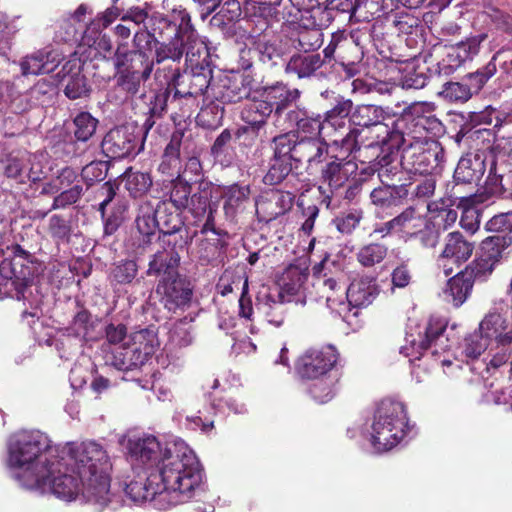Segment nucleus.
Segmentation results:
<instances>
[{
  "label": "nucleus",
  "instance_id": "nucleus-1",
  "mask_svg": "<svg viewBox=\"0 0 512 512\" xmlns=\"http://www.w3.org/2000/svg\"><path fill=\"white\" fill-rule=\"evenodd\" d=\"M8 453V465L22 470L17 477L26 488L45 487L46 478L54 472V460L59 458L58 448L39 430L14 434L9 440Z\"/></svg>",
  "mask_w": 512,
  "mask_h": 512
},
{
  "label": "nucleus",
  "instance_id": "nucleus-2",
  "mask_svg": "<svg viewBox=\"0 0 512 512\" xmlns=\"http://www.w3.org/2000/svg\"><path fill=\"white\" fill-rule=\"evenodd\" d=\"M388 118L387 113L381 106L372 104H358L354 106L349 125L352 127L348 133L334 143L349 152H356L361 149L360 136L364 129L375 134V139L368 143V148H382L385 150L388 144L398 145L404 138L399 129L407 128L408 123L414 121L411 115H402L397 118L390 127L384 121Z\"/></svg>",
  "mask_w": 512,
  "mask_h": 512
},
{
  "label": "nucleus",
  "instance_id": "nucleus-3",
  "mask_svg": "<svg viewBox=\"0 0 512 512\" xmlns=\"http://www.w3.org/2000/svg\"><path fill=\"white\" fill-rule=\"evenodd\" d=\"M203 470L194 452L183 444L166 449L163 464L152 471V483L161 482L163 493H175L184 502L203 491Z\"/></svg>",
  "mask_w": 512,
  "mask_h": 512
},
{
  "label": "nucleus",
  "instance_id": "nucleus-4",
  "mask_svg": "<svg viewBox=\"0 0 512 512\" xmlns=\"http://www.w3.org/2000/svg\"><path fill=\"white\" fill-rule=\"evenodd\" d=\"M418 124L409 122L407 128L399 129L403 140L398 145L388 144L384 151L401 150L400 166L403 170L419 174H432L436 169L441 168L445 150L441 143L426 137L416 136L411 127Z\"/></svg>",
  "mask_w": 512,
  "mask_h": 512
},
{
  "label": "nucleus",
  "instance_id": "nucleus-5",
  "mask_svg": "<svg viewBox=\"0 0 512 512\" xmlns=\"http://www.w3.org/2000/svg\"><path fill=\"white\" fill-rule=\"evenodd\" d=\"M136 234L132 237V247L135 253L142 254L152 244L158 231L159 234L167 231H177L186 227L182 211L176 210L168 201L151 200L140 202L135 218Z\"/></svg>",
  "mask_w": 512,
  "mask_h": 512
},
{
  "label": "nucleus",
  "instance_id": "nucleus-6",
  "mask_svg": "<svg viewBox=\"0 0 512 512\" xmlns=\"http://www.w3.org/2000/svg\"><path fill=\"white\" fill-rule=\"evenodd\" d=\"M36 273L33 255L19 245L12 246L11 256L0 263V293L17 300H28Z\"/></svg>",
  "mask_w": 512,
  "mask_h": 512
},
{
  "label": "nucleus",
  "instance_id": "nucleus-7",
  "mask_svg": "<svg viewBox=\"0 0 512 512\" xmlns=\"http://www.w3.org/2000/svg\"><path fill=\"white\" fill-rule=\"evenodd\" d=\"M407 417L401 402L384 399L375 412L372 425V444L379 451L395 447L405 436Z\"/></svg>",
  "mask_w": 512,
  "mask_h": 512
},
{
  "label": "nucleus",
  "instance_id": "nucleus-8",
  "mask_svg": "<svg viewBox=\"0 0 512 512\" xmlns=\"http://www.w3.org/2000/svg\"><path fill=\"white\" fill-rule=\"evenodd\" d=\"M487 154L477 151L463 155L454 170L450 196L460 203H470L475 196L476 187L486 172Z\"/></svg>",
  "mask_w": 512,
  "mask_h": 512
},
{
  "label": "nucleus",
  "instance_id": "nucleus-9",
  "mask_svg": "<svg viewBox=\"0 0 512 512\" xmlns=\"http://www.w3.org/2000/svg\"><path fill=\"white\" fill-rule=\"evenodd\" d=\"M280 136L292 156L295 170L304 167L311 175L328 156L329 145L324 137L297 136L291 133Z\"/></svg>",
  "mask_w": 512,
  "mask_h": 512
},
{
  "label": "nucleus",
  "instance_id": "nucleus-10",
  "mask_svg": "<svg viewBox=\"0 0 512 512\" xmlns=\"http://www.w3.org/2000/svg\"><path fill=\"white\" fill-rule=\"evenodd\" d=\"M213 71L209 62H197L191 66L190 72L174 79V94L172 105H180L182 100L186 104H194L198 96H204L205 100L211 99L210 88L213 84Z\"/></svg>",
  "mask_w": 512,
  "mask_h": 512
},
{
  "label": "nucleus",
  "instance_id": "nucleus-11",
  "mask_svg": "<svg viewBox=\"0 0 512 512\" xmlns=\"http://www.w3.org/2000/svg\"><path fill=\"white\" fill-rule=\"evenodd\" d=\"M69 465L72 473L85 477L96 472H108L111 464L107 451L95 441H86L68 446Z\"/></svg>",
  "mask_w": 512,
  "mask_h": 512
},
{
  "label": "nucleus",
  "instance_id": "nucleus-12",
  "mask_svg": "<svg viewBox=\"0 0 512 512\" xmlns=\"http://www.w3.org/2000/svg\"><path fill=\"white\" fill-rule=\"evenodd\" d=\"M144 130L127 124L111 129L104 137L101 147L111 159H123L137 155L143 148Z\"/></svg>",
  "mask_w": 512,
  "mask_h": 512
},
{
  "label": "nucleus",
  "instance_id": "nucleus-13",
  "mask_svg": "<svg viewBox=\"0 0 512 512\" xmlns=\"http://www.w3.org/2000/svg\"><path fill=\"white\" fill-rule=\"evenodd\" d=\"M160 304L170 313L185 311L191 306L194 285L185 275L161 278L156 286Z\"/></svg>",
  "mask_w": 512,
  "mask_h": 512
},
{
  "label": "nucleus",
  "instance_id": "nucleus-14",
  "mask_svg": "<svg viewBox=\"0 0 512 512\" xmlns=\"http://www.w3.org/2000/svg\"><path fill=\"white\" fill-rule=\"evenodd\" d=\"M257 95L267 99L275 112V127L278 128L285 119L297 108L302 97V91L291 87L283 81L260 86Z\"/></svg>",
  "mask_w": 512,
  "mask_h": 512
},
{
  "label": "nucleus",
  "instance_id": "nucleus-15",
  "mask_svg": "<svg viewBox=\"0 0 512 512\" xmlns=\"http://www.w3.org/2000/svg\"><path fill=\"white\" fill-rule=\"evenodd\" d=\"M116 87L129 96L138 94L141 84L150 78L152 67L113 54Z\"/></svg>",
  "mask_w": 512,
  "mask_h": 512
},
{
  "label": "nucleus",
  "instance_id": "nucleus-16",
  "mask_svg": "<svg viewBox=\"0 0 512 512\" xmlns=\"http://www.w3.org/2000/svg\"><path fill=\"white\" fill-rule=\"evenodd\" d=\"M250 80L242 74L222 75L213 82L209 96L221 104L238 103L249 97Z\"/></svg>",
  "mask_w": 512,
  "mask_h": 512
},
{
  "label": "nucleus",
  "instance_id": "nucleus-17",
  "mask_svg": "<svg viewBox=\"0 0 512 512\" xmlns=\"http://www.w3.org/2000/svg\"><path fill=\"white\" fill-rule=\"evenodd\" d=\"M270 117H272L273 125L275 126V112L268 100L258 95L256 99L242 110L241 119L247 126L238 128L235 132V138L240 140L242 137L251 136L253 140L259 130L267 124V120Z\"/></svg>",
  "mask_w": 512,
  "mask_h": 512
},
{
  "label": "nucleus",
  "instance_id": "nucleus-18",
  "mask_svg": "<svg viewBox=\"0 0 512 512\" xmlns=\"http://www.w3.org/2000/svg\"><path fill=\"white\" fill-rule=\"evenodd\" d=\"M447 322L443 318L431 317L423 331L418 333V338L412 334L407 341L413 350L422 354L426 350H432L433 354L446 351L450 346L448 337L445 336Z\"/></svg>",
  "mask_w": 512,
  "mask_h": 512
},
{
  "label": "nucleus",
  "instance_id": "nucleus-19",
  "mask_svg": "<svg viewBox=\"0 0 512 512\" xmlns=\"http://www.w3.org/2000/svg\"><path fill=\"white\" fill-rule=\"evenodd\" d=\"M54 472L50 474L46 478L45 487H34L35 490H40L41 492L50 491L56 497L63 499L65 501L74 500L80 492L81 482L77 476L71 473H68L71 469L68 468L69 465L65 464V470L62 471L61 467L63 464L61 460L56 458L54 460Z\"/></svg>",
  "mask_w": 512,
  "mask_h": 512
},
{
  "label": "nucleus",
  "instance_id": "nucleus-20",
  "mask_svg": "<svg viewBox=\"0 0 512 512\" xmlns=\"http://www.w3.org/2000/svg\"><path fill=\"white\" fill-rule=\"evenodd\" d=\"M337 359L333 346L329 345L320 350L309 349L299 359L298 373L302 378L317 379L331 370Z\"/></svg>",
  "mask_w": 512,
  "mask_h": 512
},
{
  "label": "nucleus",
  "instance_id": "nucleus-21",
  "mask_svg": "<svg viewBox=\"0 0 512 512\" xmlns=\"http://www.w3.org/2000/svg\"><path fill=\"white\" fill-rule=\"evenodd\" d=\"M82 71L81 60L73 58L66 61L57 73L59 82L64 86L65 96L71 100L88 97L92 91L88 79Z\"/></svg>",
  "mask_w": 512,
  "mask_h": 512
},
{
  "label": "nucleus",
  "instance_id": "nucleus-22",
  "mask_svg": "<svg viewBox=\"0 0 512 512\" xmlns=\"http://www.w3.org/2000/svg\"><path fill=\"white\" fill-rule=\"evenodd\" d=\"M326 124L320 113L310 111L306 106L299 104L287 119L278 127L281 130H289L288 133H300L305 136L322 137Z\"/></svg>",
  "mask_w": 512,
  "mask_h": 512
},
{
  "label": "nucleus",
  "instance_id": "nucleus-23",
  "mask_svg": "<svg viewBox=\"0 0 512 512\" xmlns=\"http://www.w3.org/2000/svg\"><path fill=\"white\" fill-rule=\"evenodd\" d=\"M273 155L269 168L263 177L266 185L274 186L282 183L295 170L294 161L280 135L272 139Z\"/></svg>",
  "mask_w": 512,
  "mask_h": 512
},
{
  "label": "nucleus",
  "instance_id": "nucleus-24",
  "mask_svg": "<svg viewBox=\"0 0 512 512\" xmlns=\"http://www.w3.org/2000/svg\"><path fill=\"white\" fill-rule=\"evenodd\" d=\"M167 448L172 446H163L154 436L131 438L128 441V450L132 457L150 467L156 466L157 469L163 464Z\"/></svg>",
  "mask_w": 512,
  "mask_h": 512
},
{
  "label": "nucleus",
  "instance_id": "nucleus-25",
  "mask_svg": "<svg viewBox=\"0 0 512 512\" xmlns=\"http://www.w3.org/2000/svg\"><path fill=\"white\" fill-rule=\"evenodd\" d=\"M81 482L80 491L86 502L96 506L101 511L111 501L110 479L108 472H96L88 474L85 479L79 477Z\"/></svg>",
  "mask_w": 512,
  "mask_h": 512
},
{
  "label": "nucleus",
  "instance_id": "nucleus-26",
  "mask_svg": "<svg viewBox=\"0 0 512 512\" xmlns=\"http://www.w3.org/2000/svg\"><path fill=\"white\" fill-rule=\"evenodd\" d=\"M132 42L133 49H128L126 44H119L114 54L153 68L154 60L151 59L149 53L153 46L158 44V40L144 27L134 34Z\"/></svg>",
  "mask_w": 512,
  "mask_h": 512
},
{
  "label": "nucleus",
  "instance_id": "nucleus-27",
  "mask_svg": "<svg viewBox=\"0 0 512 512\" xmlns=\"http://www.w3.org/2000/svg\"><path fill=\"white\" fill-rule=\"evenodd\" d=\"M294 198L295 196L291 192L279 190L271 192L259 203L256 210L259 220L269 223L286 214L292 209Z\"/></svg>",
  "mask_w": 512,
  "mask_h": 512
},
{
  "label": "nucleus",
  "instance_id": "nucleus-28",
  "mask_svg": "<svg viewBox=\"0 0 512 512\" xmlns=\"http://www.w3.org/2000/svg\"><path fill=\"white\" fill-rule=\"evenodd\" d=\"M486 38L487 35L481 33L458 43L439 64L440 70L445 74L453 72L456 68L461 66L463 62L467 59H471L479 52L480 45Z\"/></svg>",
  "mask_w": 512,
  "mask_h": 512
},
{
  "label": "nucleus",
  "instance_id": "nucleus-29",
  "mask_svg": "<svg viewBox=\"0 0 512 512\" xmlns=\"http://www.w3.org/2000/svg\"><path fill=\"white\" fill-rule=\"evenodd\" d=\"M324 65L319 53H294L285 64V73L296 75L298 79H309Z\"/></svg>",
  "mask_w": 512,
  "mask_h": 512
},
{
  "label": "nucleus",
  "instance_id": "nucleus-30",
  "mask_svg": "<svg viewBox=\"0 0 512 512\" xmlns=\"http://www.w3.org/2000/svg\"><path fill=\"white\" fill-rule=\"evenodd\" d=\"M411 186L412 183L382 184L372 190L370 198L374 205L381 208L397 207L408 197Z\"/></svg>",
  "mask_w": 512,
  "mask_h": 512
},
{
  "label": "nucleus",
  "instance_id": "nucleus-31",
  "mask_svg": "<svg viewBox=\"0 0 512 512\" xmlns=\"http://www.w3.org/2000/svg\"><path fill=\"white\" fill-rule=\"evenodd\" d=\"M180 261L181 256L177 252L160 249L151 255L146 275L161 276V278L180 275L178 272Z\"/></svg>",
  "mask_w": 512,
  "mask_h": 512
},
{
  "label": "nucleus",
  "instance_id": "nucleus-32",
  "mask_svg": "<svg viewBox=\"0 0 512 512\" xmlns=\"http://www.w3.org/2000/svg\"><path fill=\"white\" fill-rule=\"evenodd\" d=\"M156 40H165L172 37L180 36L184 27L178 24L174 15L164 14L154 11L150 14L148 22L145 26Z\"/></svg>",
  "mask_w": 512,
  "mask_h": 512
},
{
  "label": "nucleus",
  "instance_id": "nucleus-33",
  "mask_svg": "<svg viewBox=\"0 0 512 512\" xmlns=\"http://www.w3.org/2000/svg\"><path fill=\"white\" fill-rule=\"evenodd\" d=\"M308 277V268H301L297 265L287 267L279 279L280 291L278 298L285 299V296H301L305 290Z\"/></svg>",
  "mask_w": 512,
  "mask_h": 512
},
{
  "label": "nucleus",
  "instance_id": "nucleus-34",
  "mask_svg": "<svg viewBox=\"0 0 512 512\" xmlns=\"http://www.w3.org/2000/svg\"><path fill=\"white\" fill-rule=\"evenodd\" d=\"M348 303L353 307H366L370 305L378 295L375 280L361 278L354 280L345 291Z\"/></svg>",
  "mask_w": 512,
  "mask_h": 512
},
{
  "label": "nucleus",
  "instance_id": "nucleus-35",
  "mask_svg": "<svg viewBox=\"0 0 512 512\" xmlns=\"http://www.w3.org/2000/svg\"><path fill=\"white\" fill-rule=\"evenodd\" d=\"M354 110V103L351 99L340 94L333 97L332 106L322 116L326 126L335 131L346 128V118L350 123V118Z\"/></svg>",
  "mask_w": 512,
  "mask_h": 512
},
{
  "label": "nucleus",
  "instance_id": "nucleus-36",
  "mask_svg": "<svg viewBox=\"0 0 512 512\" xmlns=\"http://www.w3.org/2000/svg\"><path fill=\"white\" fill-rule=\"evenodd\" d=\"M59 59L52 51L38 50L21 62L23 75L49 74L58 66Z\"/></svg>",
  "mask_w": 512,
  "mask_h": 512
},
{
  "label": "nucleus",
  "instance_id": "nucleus-37",
  "mask_svg": "<svg viewBox=\"0 0 512 512\" xmlns=\"http://www.w3.org/2000/svg\"><path fill=\"white\" fill-rule=\"evenodd\" d=\"M392 221L395 233L405 240L415 238V231H418L425 223L423 216L413 206L405 208L399 215L392 218Z\"/></svg>",
  "mask_w": 512,
  "mask_h": 512
},
{
  "label": "nucleus",
  "instance_id": "nucleus-38",
  "mask_svg": "<svg viewBox=\"0 0 512 512\" xmlns=\"http://www.w3.org/2000/svg\"><path fill=\"white\" fill-rule=\"evenodd\" d=\"M474 248V243L467 240L462 233L451 232L447 235L441 256L455 262H465L471 257Z\"/></svg>",
  "mask_w": 512,
  "mask_h": 512
},
{
  "label": "nucleus",
  "instance_id": "nucleus-39",
  "mask_svg": "<svg viewBox=\"0 0 512 512\" xmlns=\"http://www.w3.org/2000/svg\"><path fill=\"white\" fill-rule=\"evenodd\" d=\"M189 21L190 19L188 18V23L184 26L181 38H184L186 62H189L190 66H195L197 62H208L209 54L204 43L198 39Z\"/></svg>",
  "mask_w": 512,
  "mask_h": 512
},
{
  "label": "nucleus",
  "instance_id": "nucleus-40",
  "mask_svg": "<svg viewBox=\"0 0 512 512\" xmlns=\"http://www.w3.org/2000/svg\"><path fill=\"white\" fill-rule=\"evenodd\" d=\"M223 209L228 218L233 219L238 213L244 211L250 198L249 186H240L234 184L229 186L224 192Z\"/></svg>",
  "mask_w": 512,
  "mask_h": 512
},
{
  "label": "nucleus",
  "instance_id": "nucleus-41",
  "mask_svg": "<svg viewBox=\"0 0 512 512\" xmlns=\"http://www.w3.org/2000/svg\"><path fill=\"white\" fill-rule=\"evenodd\" d=\"M28 97L27 91L21 93L15 83L0 82V104L9 105L14 113H22L34 107L30 101H27Z\"/></svg>",
  "mask_w": 512,
  "mask_h": 512
},
{
  "label": "nucleus",
  "instance_id": "nucleus-42",
  "mask_svg": "<svg viewBox=\"0 0 512 512\" xmlns=\"http://www.w3.org/2000/svg\"><path fill=\"white\" fill-rule=\"evenodd\" d=\"M151 479L152 472L147 476L144 482L131 481L125 487V494L134 502L153 500L156 495H162L163 490L161 488V482L155 480L156 483H152Z\"/></svg>",
  "mask_w": 512,
  "mask_h": 512
},
{
  "label": "nucleus",
  "instance_id": "nucleus-43",
  "mask_svg": "<svg viewBox=\"0 0 512 512\" xmlns=\"http://www.w3.org/2000/svg\"><path fill=\"white\" fill-rule=\"evenodd\" d=\"M170 94L171 91L169 88H161L155 91L153 96L150 98L148 103V117L142 126L145 134L152 129L155 124V120L162 118L167 112L168 102H171L172 99L170 98Z\"/></svg>",
  "mask_w": 512,
  "mask_h": 512
},
{
  "label": "nucleus",
  "instance_id": "nucleus-44",
  "mask_svg": "<svg viewBox=\"0 0 512 512\" xmlns=\"http://www.w3.org/2000/svg\"><path fill=\"white\" fill-rule=\"evenodd\" d=\"M183 55L184 38H181L180 35L163 41L158 40V44L155 46V56L152 59L154 64H161L168 59L179 62Z\"/></svg>",
  "mask_w": 512,
  "mask_h": 512
},
{
  "label": "nucleus",
  "instance_id": "nucleus-45",
  "mask_svg": "<svg viewBox=\"0 0 512 512\" xmlns=\"http://www.w3.org/2000/svg\"><path fill=\"white\" fill-rule=\"evenodd\" d=\"M512 245V237L488 236L480 243V255L498 265L505 258V250Z\"/></svg>",
  "mask_w": 512,
  "mask_h": 512
},
{
  "label": "nucleus",
  "instance_id": "nucleus-46",
  "mask_svg": "<svg viewBox=\"0 0 512 512\" xmlns=\"http://www.w3.org/2000/svg\"><path fill=\"white\" fill-rule=\"evenodd\" d=\"M473 285L470 278H467L463 271H461L449 279L444 293L447 297H450L453 304L458 307L466 301L472 291Z\"/></svg>",
  "mask_w": 512,
  "mask_h": 512
},
{
  "label": "nucleus",
  "instance_id": "nucleus-47",
  "mask_svg": "<svg viewBox=\"0 0 512 512\" xmlns=\"http://www.w3.org/2000/svg\"><path fill=\"white\" fill-rule=\"evenodd\" d=\"M257 303L258 310L265 316L268 323L274 325L275 327H280L285 321V301H291L290 299L285 300L280 299L276 300L272 297L271 294L265 295L264 300L258 299Z\"/></svg>",
  "mask_w": 512,
  "mask_h": 512
},
{
  "label": "nucleus",
  "instance_id": "nucleus-48",
  "mask_svg": "<svg viewBox=\"0 0 512 512\" xmlns=\"http://www.w3.org/2000/svg\"><path fill=\"white\" fill-rule=\"evenodd\" d=\"M193 236L189 232V228L182 227L177 231L162 232L158 236V240L162 243V249L169 252H180L184 251L192 242Z\"/></svg>",
  "mask_w": 512,
  "mask_h": 512
},
{
  "label": "nucleus",
  "instance_id": "nucleus-49",
  "mask_svg": "<svg viewBox=\"0 0 512 512\" xmlns=\"http://www.w3.org/2000/svg\"><path fill=\"white\" fill-rule=\"evenodd\" d=\"M208 100L209 102L197 114L196 123L205 129H216L222 124L225 110L220 102L214 99Z\"/></svg>",
  "mask_w": 512,
  "mask_h": 512
},
{
  "label": "nucleus",
  "instance_id": "nucleus-50",
  "mask_svg": "<svg viewBox=\"0 0 512 512\" xmlns=\"http://www.w3.org/2000/svg\"><path fill=\"white\" fill-rule=\"evenodd\" d=\"M194 185L188 183L184 178L176 177L171 181L169 198L162 199L168 201L176 210L184 211L189 207L190 195L193 192Z\"/></svg>",
  "mask_w": 512,
  "mask_h": 512
},
{
  "label": "nucleus",
  "instance_id": "nucleus-51",
  "mask_svg": "<svg viewBox=\"0 0 512 512\" xmlns=\"http://www.w3.org/2000/svg\"><path fill=\"white\" fill-rule=\"evenodd\" d=\"M321 180L331 189H338L347 180L342 160L337 156H331L330 160L321 168Z\"/></svg>",
  "mask_w": 512,
  "mask_h": 512
},
{
  "label": "nucleus",
  "instance_id": "nucleus-52",
  "mask_svg": "<svg viewBox=\"0 0 512 512\" xmlns=\"http://www.w3.org/2000/svg\"><path fill=\"white\" fill-rule=\"evenodd\" d=\"M322 33L318 29H302L291 37L296 53H311L322 45Z\"/></svg>",
  "mask_w": 512,
  "mask_h": 512
},
{
  "label": "nucleus",
  "instance_id": "nucleus-53",
  "mask_svg": "<svg viewBox=\"0 0 512 512\" xmlns=\"http://www.w3.org/2000/svg\"><path fill=\"white\" fill-rule=\"evenodd\" d=\"M196 190L190 195L189 209L195 216H202L210 209V199L212 197V185L210 182H200L196 185Z\"/></svg>",
  "mask_w": 512,
  "mask_h": 512
},
{
  "label": "nucleus",
  "instance_id": "nucleus-54",
  "mask_svg": "<svg viewBox=\"0 0 512 512\" xmlns=\"http://www.w3.org/2000/svg\"><path fill=\"white\" fill-rule=\"evenodd\" d=\"M383 156L379 160L378 177L382 184H397L402 180L403 169L400 163H393L391 156L394 152L379 148Z\"/></svg>",
  "mask_w": 512,
  "mask_h": 512
},
{
  "label": "nucleus",
  "instance_id": "nucleus-55",
  "mask_svg": "<svg viewBox=\"0 0 512 512\" xmlns=\"http://www.w3.org/2000/svg\"><path fill=\"white\" fill-rule=\"evenodd\" d=\"M388 254V247L382 243H369L359 248L356 257L364 267H373L381 263Z\"/></svg>",
  "mask_w": 512,
  "mask_h": 512
},
{
  "label": "nucleus",
  "instance_id": "nucleus-56",
  "mask_svg": "<svg viewBox=\"0 0 512 512\" xmlns=\"http://www.w3.org/2000/svg\"><path fill=\"white\" fill-rule=\"evenodd\" d=\"M27 93L29 96L27 101H30L34 106L49 105L56 94V87L53 82L40 79Z\"/></svg>",
  "mask_w": 512,
  "mask_h": 512
},
{
  "label": "nucleus",
  "instance_id": "nucleus-57",
  "mask_svg": "<svg viewBox=\"0 0 512 512\" xmlns=\"http://www.w3.org/2000/svg\"><path fill=\"white\" fill-rule=\"evenodd\" d=\"M125 188L133 198L144 195L152 186V179L148 173L127 171L124 176Z\"/></svg>",
  "mask_w": 512,
  "mask_h": 512
},
{
  "label": "nucleus",
  "instance_id": "nucleus-58",
  "mask_svg": "<svg viewBox=\"0 0 512 512\" xmlns=\"http://www.w3.org/2000/svg\"><path fill=\"white\" fill-rule=\"evenodd\" d=\"M496 266L492 261L479 255V257L466 266L463 273L467 278H470L473 284L476 281L484 282L493 273Z\"/></svg>",
  "mask_w": 512,
  "mask_h": 512
},
{
  "label": "nucleus",
  "instance_id": "nucleus-59",
  "mask_svg": "<svg viewBox=\"0 0 512 512\" xmlns=\"http://www.w3.org/2000/svg\"><path fill=\"white\" fill-rule=\"evenodd\" d=\"M490 340L487 336L477 331L470 334L464 339L462 353L464 354L466 361L477 360L482 353L486 351L489 346Z\"/></svg>",
  "mask_w": 512,
  "mask_h": 512
},
{
  "label": "nucleus",
  "instance_id": "nucleus-60",
  "mask_svg": "<svg viewBox=\"0 0 512 512\" xmlns=\"http://www.w3.org/2000/svg\"><path fill=\"white\" fill-rule=\"evenodd\" d=\"M362 219L363 211L352 208L341 212L332 220V224L341 234L350 235L358 227Z\"/></svg>",
  "mask_w": 512,
  "mask_h": 512
},
{
  "label": "nucleus",
  "instance_id": "nucleus-61",
  "mask_svg": "<svg viewBox=\"0 0 512 512\" xmlns=\"http://www.w3.org/2000/svg\"><path fill=\"white\" fill-rule=\"evenodd\" d=\"M73 123L75 138L78 141L86 142L94 135L98 120L89 112H81L74 118Z\"/></svg>",
  "mask_w": 512,
  "mask_h": 512
},
{
  "label": "nucleus",
  "instance_id": "nucleus-62",
  "mask_svg": "<svg viewBox=\"0 0 512 512\" xmlns=\"http://www.w3.org/2000/svg\"><path fill=\"white\" fill-rule=\"evenodd\" d=\"M19 17L11 20L0 19V56L8 58L12 48V40L21 29L18 24Z\"/></svg>",
  "mask_w": 512,
  "mask_h": 512
},
{
  "label": "nucleus",
  "instance_id": "nucleus-63",
  "mask_svg": "<svg viewBox=\"0 0 512 512\" xmlns=\"http://www.w3.org/2000/svg\"><path fill=\"white\" fill-rule=\"evenodd\" d=\"M137 273L138 265L134 260H122L111 270V277L118 284H130Z\"/></svg>",
  "mask_w": 512,
  "mask_h": 512
},
{
  "label": "nucleus",
  "instance_id": "nucleus-64",
  "mask_svg": "<svg viewBox=\"0 0 512 512\" xmlns=\"http://www.w3.org/2000/svg\"><path fill=\"white\" fill-rule=\"evenodd\" d=\"M485 228L493 236L512 237V211L493 216Z\"/></svg>",
  "mask_w": 512,
  "mask_h": 512
}]
</instances>
